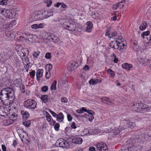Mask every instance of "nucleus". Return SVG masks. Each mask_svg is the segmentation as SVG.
<instances>
[{
    "instance_id": "f257e3e1",
    "label": "nucleus",
    "mask_w": 151,
    "mask_h": 151,
    "mask_svg": "<svg viewBox=\"0 0 151 151\" xmlns=\"http://www.w3.org/2000/svg\"><path fill=\"white\" fill-rule=\"evenodd\" d=\"M15 99L14 91L10 87L3 88L0 92V100L3 103L5 101L9 100L12 103Z\"/></svg>"
},
{
    "instance_id": "f03ea898",
    "label": "nucleus",
    "mask_w": 151,
    "mask_h": 151,
    "mask_svg": "<svg viewBox=\"0 0 151 151\" xmlns=\"http://www.w3.org/2000/svg\"><path fill=\"white\" fill-rule=\"evenodd\" d=\"M24 105L26 108L33 110L37 107V103L34 100L29 99L24 101Z\"/></svg>"
},
{
    "instance_id": "7ed1b4c3",
    "label": "nucleus",
    "mask_w": 151,
    "mask_h": 151,
    "mask_svg": "<svg viewBox=\"0 0 151 151\" xmlns=\"http://www.w3.org/2000/svg\"><path fill=\"white\" fill-rule=\"evenodd\" d=\"M39 13L40 14V17L42 20L46 19L51 16H53V14L52 12L47 11H43L41 10L39 11Z\"/></svg>"
},
{
    "instance_id": "20e7f679",
    "label": "nucleus",
    "mask_w": 151,
    "mask_h": 151,
    "mask_svg": "<svg viewBox=\"0 0 151 151\" xmlns=\"http://www.w3.org/2000/svg\"><path fill=\"white\" fill-rule=\"evenodd\" d=\"M97 149L101 151H108V149L106 144L104 142H100L96 145Z\"/></svg>"
},
{
    "instance_id": "39448f33",
    "label": "nucleus",
    "mask_w": 151,
    "mask_h": 151,
    "mask_svg": "<svg viewBox=\"0 0 151 151\" xmlns=\"http://www.w3.org/2000/svg\"><path fill=\"white\" fill-rule=\"evenodd\" d=\"M78 62L76 63L74 61L71 62L68 64L67 68L69 71H72L78 66Z\"/></svg>"
},
{
    "instance_id": "423d86ee",
    "label": "nucleus",
    "mask_w": 151,
    "mask_h": 151,
    "mask_svg": "<svg viewBox=\"0 0 151 151\" xmlns=\"http://www.w3.org/2000/svg\"><path fill=\"white\" fill-rule=\"evenodd\" d=\"M136 106H137L134 109L135 111H143V110L148 108L147 105L142 103H138V105L137 106V104Z\"/></svg>"
},
{
    "instance_id": "0eeeda50",
    "label": "nucleus",
    "mask_w": 151,
    "mask_h": 151,
    "mask_svg": "<svg viewBox=\"0 0 151 151\" xmlns=\"http://www.w3.org/2000/svg\"><path fill=\"white\" fill-rule=\"evenodd\" d=\"M135 125L136 124L134 123L130 122L129 120H128L127 121V124L123 126L122 128L123 129H125L128 128L133 129L135 127Z\"/></svg>"
},
{
    "instance_id": "6e6552de",
    "label": "nucleus",
    "mask_w": 151,
    "mask_h": 151,
    "mask_svg": "<svg viewBox=\"0 0 151 151\" xmlns=\"http://www.w3.org/2000/svg\"><path fill=\"white\" fill-rule=\"evenodd\" d=\"M65 139L63 138H61L57 141L55 143V145L57 146L64 148V146L65 147V146L64 144V143H65Z\"/></svg>"
},
{
    "instance_id": "1a4fd4ad",
    "label": "nucleus",
    "mask_w": 151,
    "mask_h": 151,
    "mask_svg": "<svg viewBox=\"0 0 151 151\" xmlns=\"http://www.w3.org/2000/svg\"><path fill=\"white\" fill-rule=\"evenodd\" d=\"M82 141L83 140L81 138L79 137H76L73 138L72 139L71 144L73 143L76 144H80L82 143Z\"/></svg>"
},
{
    "instance_id": "9d476101",
    "label": "nucleus",
    "mask_w": 151,
    "mask_h": 151,
    "mask_svg": "<svg viewBox=\"0 0 151 151\" xmlns=\"http://www.w3.org/2000/svg\"><path fill=\"white\" fill-rule=\"evenodd\" d=\"M117 34V32H110L109 30H107L106 31L105 35L106 36H109V38H111L115 37L116 35Z\"/></svg>"
},
{
    "instance_id": "9b49d317",
    "label": "nucleus",
    "mask_w": 151,
    "mask_h": 151,
    "mask_svg": "<svg viewBox=\"0 0 151 151\" xmlns=\"http://www.w3.org/2000/svg\"><path fill=\"white\" fill-rule=\"evenodd\" d=\"M50 38H49V39H51V41L55 43H58L60 41L58 37L53 34H51L50 35Z\"/></svg>"
},
{
    "instance_id": "f8f14e48",
    "label": "nucleus",
    "mask_w": 151,
    "mask_h": 151,
    "mask_svg": "<svg viewBox=\"0 0 151 151\" xmlns=\"http://www.w3.org/2000/svg\"><path fill=\"white\" fill-rule=\"evenodd\" d=\"M122 67L126 70H129L130 69L132 68V65L131 64H129L127 63H125L122 65Z\"/></svg>"
},
{
    "instance_id": "ddd939ff",
    "label": "nucleus",
    "mask_w": 151,
    "mask_h": 151,
    "mask_svg": "<svg viewBox=\"0 0 151 151\" xmlns=\"http://www.w3.org/2000/svg\"><path fill=\"white\" fill-rule=\"evenodd\" d=\"M101 81L98 79H91L89 82V83L92 85L96 84L99 83H101Z\"/></svg>"
},
{
    "instance_id": "4468645a",
    "label": "nucleus",
    "mask_w": 151,
    "mask_h": 151,
    "mask_svg": "<svg viewBox=\"0 0 151 151\" xmlns=\"http://www.w3.org/2000/svg\"><path fill=\"white\" fill-rule=\"evenodd\" d=\"M101 100L102 101L105 103L110 105H111L112 104L110 99L107 97H103L101 98Z\"/></svg>"
},
{
    "instance_id": "2eb2a0df",
    "label": "nucleus",
    "mask_w": 151,
    "mask_h": 151,
    "mask_svg": "<svg viewBox=\"0 0 151 151\" xmlns=\"http://www.w3.org/2000/svg\"><path fill=\"white\" fill-rule=\"evenodd\" d=\"M64 145L66 146L65 147L64 146V148H65L66 149H68L69 148H71L73 147V144H71V143H70L67 140L65 139V143H64Z\"/></svg>"
},
{
    "instance_id": "dca6fc26",
    "label": "nucleus",
    "mask_w": 151,
    "mask_h": 151,
    "mask_svg": "<svg viewBox=\"0 0 151 151\" xmlns=\"http://www.w3.org/2000/svg\"><path fill=\"white\" fill-rule=\"evenodd\" d=\"M57 120L59 122H62L64 119V116L63 114L60 112L59 113L58 115V116L56 117Z\"/></svg>"
},
{
    "instance_id": "f3484780",
    "label": "nucleus",
    "mask_w": 151,
    "mask_h": 151,
    "mask_svg": "<svg viewBox=\"0 0 151 151\" xmlns=\"http://www.w3.org/2000/svg\"><path fill=\"white\" fill-rule=\"evenodd\" d=\"M4 14L7 18H11L12 17V14L10 12L9 10H6L5 11Z\"/></svg>"
},
{
    "instance_id": "a211bd4d",
    "label": "nucleus",
    "mask_w": 151,
    "mask_h": 151,
    "mask_svg": "<svg viewBox=\"0 0 151 151\" xmlns=\"http://www.w3.org/2000/svg\"><path fill=\"white\" fill-rule=\"evenodd\" d=\"M70 25H69V27L67 28V29L70 31L74 30L76 29V24L74 23H70Z\"/></svg>"
},
{
    "instance_id": "6ab92c4d",
    "label": "nucleus",
    "mask_w": 151,
    "mask_h": 151,
    "mask_svg": "<svg viewBox=\"0 0 151 151\" xmlns=\"http://www.w3.org/2000/svg\"><path fill=\"white\" fill-rule=\"evenodd\" d=\"M48 96L47 95H42L41 96V99L43 102L46 103L48 101Z\"/></svg>"
},
{
    "instance_id": "aec40b11",
    "label": "nucleus",
    "mask_w": 151,
    "mask_h": 151,
    "mask_svg": "<svg viewBox=\"0 0 151 151\" xmlns=\"http://www.w3.org/2000/svg\"><path fill=\"white\" fill-rule=\"evenodd\" d=\"M147 26V23L145 22H142V25L140 26L139 29L140 30H143L145 29Z\"/></svg>"
},
{
    "instance_id": "412c9836",
    "label": "nucleus",
    "mask_w": 151,
    "mask_h": 151,
    "mask_svg": "<svg viewBox=\"0 0 151 151\" xmlns=\"http://www.w3.org/2000/svg\"><path fill=\"white\" fill-rule=\"evenodd\" d=\"M22 52L23 53L22 56L25 57L26 55V54H27V55H28L29 53V51L28 49L27 48H24L22 50Z\"/></svg>"
},
{
    "instance_id": "4be33fe9",
    "label": "nucleus",
    "mask_w": 151,
    "mask_h": 151,
    "mask_svg": "<svg viewBox=\"0 0 151 151\" xmlns=\"http://www.w3.org/2000/svg\"><path fill=\"white\" fill-rule=\"evenodd\" d=\"M41 15L39 13V11L38 12V13L37 14H35L34 16V19L35 21L41 20V19L40 17Z\"/></svg>"
},
{
    "instance_id": "5701e85b",
    "label": "nucleus",
    "mask_w": 151,
    "mask_h": 151,
    "mask_svg": "<svg viewBox=\"0 0 151 151\" xmlns=\"http://www.w3.org/2000/svg\"><path fill=\"white\" fill-rule=\"evenodd\" d=\"M21 114L23 116V118L25 117L26 119H27L29 115V113L28 112L25 111H21Z\"/></svg>"
},
{
    "instance_id": "b1692460",
    "label": "nucleus",
    "mask_w": 151,
    "mask_h": 151,
    "mask_svg": "<svg viewBox=\"0 0 151 151\" xmlns=\"http://www.w3.org/2000/svg\"><path fill=\"white\" fill-rule=\"evenodd\" d=\"M107 72L108 73L110 74V77L111 78H113L115 76V73L111 69H109L107 70Z\"/></svg>"
},
{
    "instance_id": "393cba45",
    "label": "nucleus",
    "mask_w": 151,
    "mask_h": 151,
    "mask_svg": "<svg viewBox=\"0 0 151 151\" xmlns=\"http://www.w3.org/2000/svg\"><path fill=\"white\" fill-rule=\"evenodd\" d=\"M57 83V81L56 80H54L52 85L51 86L50 89L51 90H55L56 89V85Z\"/></svg>"
},
{
    "instance_id": "a878e982",
    "label": "nucleus",
    "mask_w": 151,
    "mask_h": 151,
    "mask_svg": "<svg viewBox=\"0 0 151 151\" xmlns=\"http://www.w3.org/2000/svg\"><path fill=\"white\" fill-rule=\"evenodd\" d=\"M93 130L92 129L88 130L87 129H85L84 130L83 132L84 133V134L86 135L89 134L90 135L91 134V132H93Z\"/></svg>"
},
{
    "instance_id": "bb28decb",
    "label": "nucleus",
    "mask_w": 151,
    "mask_h": 151,
    "mask_svg": "<svg viewBox=\"0 0 151 151\" xmlns=\"http://www.w3.org/2000/svg\"><path fill=\"white\" fill-rule=\"evenodd\" d=\"M150 33V32L149 31H145L143 32L141 34V37L143 38H145V36L146 37L148 36L149 35Z\"/></svg>"
},
{
    "instance_id": "cd10ccee",
    "label": "nucleus",
    "mask_w": 151,
    "mask_h": 151,
    "mask_svg": "<svg viewBox=\"0 0 151 151\" xmlns=\"http://www.w3.org/2000/svg\"><path fill=\"white\" fill-rule=\"evenodd\" d=\"M43 71L42 69H38L37 71L36 76L42 77V76Z\"/></svg>"
},
{
    "instance_id": "c85d7f7f",
    "label": "nucleus",
    "mask_w": 151,
    "mask_h": 151,
    "mask_svg": "<svg viewBox=\"0 0 151 151\" xmlns=\"http://www.w3.org/2000/svg\"><path fill=\"white\" fill-rule=\"evenodd\" d=\"M112 58H114L113 61L115 63H117L118 61V59L116 58V55L114 53H113L111 56Z\"/></svg>"
},
{
    "instance_id": "c756f323",
    "label": "nucleus",
    "mask_w": 151,
    "mask_h": 151,
    "mask_svg": "<svg viewBox=\"0 0 151 151\" xmlns=\"http://www.w3.org/2000/svg\"><path fill=\"white\" fill-rule=\"evenodd\" d=\"M46 120L48 122H50L51 120V116L50 114L47 112H46Z\"/></svg>"
},
{
    "instance_id": "7c9ffc66",
    "label": "nucleus",
    "mask_w": 151,
    "mask_h": 151,
    "mask_svg": "<svg viewBox=\"0 0 151 151\" xmlns=\"http://www.w3.org/2000/svg\"><path fill=\"white\" fill-rule=\"evenodd\" d=\"M23 123L26 127H28L31 124V122L30 120L27 121L23 122Z\"/></svg>"
},
{
    "instance_id": "2f4dec72",
    "label": "nucleus",
    "mask_w": 151,
    "mask_h": 151,
    "mask_svg": "<svg viewBox=\"0 0 151 151\" xmlns=\"http://www.w3.org/2000/svg\"><path fill=\"white\" fill-rule=\"evenodd\" d=\"M33 37L32 35H27V37H26V40L30 42H32V41Z\"/></svg>"
},
{
    "instance_id": "473e14b6",
    "label": "nucleus",
    "mask_w": 151,
    "mask_h": 151,
    "mask_svg": "<svg viewBox=\"0 0 151 151\" xmlns=\"http://www.w3.org/2000/svg\"><path fill=\"white\" fill-rule=\"evenodd\" d=\"M9 0H2L0 1V5H6L7 4V1Z\"/></svg>"
},
{
    "instance_id": "72a5a7b5",
    "label": "nucleus",
    "mask_w": 151,
    "mask_h": 151,
    "mask_svg": "<svg viewBox=\"0 0 151 151\" xmlns=\"http://www.w3.org/2000/svg\"><path fill=\"white\" fill-rule=\"evenodd\" d=\"M20 89L22 93H24L25 92V88L24 85L21 84L20 86Z\"/></svg>"
},
{
    "instance_id": "f704fd0d",
    "label": "nucleus",
    "mask_w": 151,
    "mask_h": 151,
    "mask_svg": "<svg viewBox=\"0 0 151 151\" xmlns=\"http://www.w3.org/2000/svg\"><path fill=\"white\" fill-rule=\"evenodd\" d=\"M113 132L115 135H116L120 133L119 130L117 128H115L113 130Z\"/></svg>"
},
{
    "instance_id": "c9c22d12",
    "label": "nucleus",
    "mask_w": 151,
    "mask_h": 151,
    "mask_svg": "<svg viewBox=\"0 0 151 151\" xmlns=\"http://www.w3.org/2000/svg\"><path fill=\"white\" fill-rule=\"evenodd\" d=\"M45 3L47 4L46 6L47 7H49L51 5L52 1L51 0H47L45 1Z\"/></svg>"
},
{
    "instance_id": "e433bc0d",
    "label": "nucleus",
    "mask_w": 151,
    "mask_h": 151,
    "mask_svg": "<svg viewBox=\"0 0 151 151\" xmlns=\"http://www.w3.org/2000/svg\"><path fill=\"white\" fill-rule=\"evenodd\" d=\"M60 127V124L58 123H56L54 126L55 129L56 131H58L59 130V128Z\"/></svg>"
},
{
    "instance_id": "4c0bfd02",
    "label": "nucleus",
    "mask_w": 151,
    "mask_h": 151,
    "mask_svg": "<svg viewBox=\"0 0 151 151\" xmlns=\"http://www.w3.org/2000/svg\"><path fill=\"white\" fill-rule=\"evenodd\" d=\"M48 90V87L47 86H44L41 88V90L42 91L46 92Z\"/></svg>"
},
{
    "instance_id": "58836bf2",
    "label": "nucleus",
    "mask_w": 151,
    "mask_h": 151,
    "mask_svg": "<svg viewBox=\"0 0 151 151\" xmlns=\"http://www.w3.org/2000/svg\"><path fill=\"white\" fill-rule=\"evenodd\" d=\"M23 60V63L24 64H25V63L29 62L28 58L27 56H26L25 57H24L23 59H22Z\"/></svg>"
},
{
    "instance_id": "ea45409f",
    "label": "nucleus",
    "mask_w": 151,
    "mask_h": 151,
    "mask_svg": "<svg viewBox=\"0 0 151 151\" xmlns=\"http://www.w3.org/2000/svg\"><path fill=\"white\" fill-rule=\"evenodd\" d=\"M115 42H116V43H118L122 45V49L124 48V46H125V45L124 44V43H123L124 41H122L121 42H119L117 40L115 41Z\"/></svg>"
},
{
    "instance_id": "a19ab883",
    "label": "nucleus",
    "mask_w": 151,
    "mask_h": 151,
    "mask_svg": "<svg viewBox=\"0 0 151 151\" xmlns=\"http://www.w3.org/2000/svg\"><path fill=\"white\" fill-rule=\"evenodd\" d=\"M45 58L47 59H50L51 58V53L50 52L47 53L45 55Z\"/></svg>"
},
{
    "instance_id": "79ce46f5",
    "label": "nucleus",
    "mask_w": 151,
    "mask_h": 151,
    "mask_svg": "<svg viewBox=\"0 0 151 151\" xmlns=\"http://www.w3.org/2000/svg\"><path fill=\"white\" fill-rule=\"evenodd\" d=\"M50 73L49 72L48 73V72H47L46 70V74H45V78L47 79H49L50 77Z\"/></svg>"
},
{
    "instance_id": "37998d69",
    "label": "nucleus",
    "mask_w": 151,
    "mask_h": 151,
    "mask_svg": "<svg viewBox=\"0 0 151 151\" xmlns=\"http://www.w3.org/2000/svg\"><path fill=\"white\" fill-rule=\"evenodd\" d=\"M52 65L50 64H47L46 65V68H48V71H49L50 70L52 69Z\"/></svg>"
},
{
    "instance_id": "c03bdc74",
    "label": "nucleus",
    "mask_w": 151,
    "mask_h": 151,
    "mask_svg": "<svg viewBox=\"0 0 151 151\" xmlns=\"http://www.w3.org/2000/svg\"><path fill=\"white\" fill-rule=\"evenodd\" d=\"M16 22L15 20H13L10 22L9 25L12 27V25H14L16 24Z\"/></svg>"
},
{
    "instance_id": "a18cd8bd",
    "label": "nucleus",
    "mask_w": 151,
    "mask_h": 151,
    "mask_svg": "<svg viewBox=\"0 0 151 151\" xmlns=\"http://www.w3.org/2000/svg\"><path fill=\"white\" fill-rule=\"evenodd\" d=\"M40 53V52L39 51H37V52H34L33 54V56L35 57L36 58H37V56H39Z\"/></svg>"
},
{
    "instance_id": "49530a36",
    "label": "nucleus",
    "mask_w": 151,
    "mask_h": 151,
    "mask_svg": "<svg viewBox=\"0 0 151 151\" xmlns=\"http://www.w3.org/2000/svg\"><path fill=\"white\" fill-rule=\"evenodd\" d=\"M5 23V20L3 18H0V23L1 25H3Z\"/></svg>"
},
{
    "instance_id": "de8ad7c7",
    "label": "nucleus",
    "mask_w": 151,
    "mask_h": 151,
    "mask_svg": "<svg viewBox=\"0 0 151 151\" xmlns=\"http://www.w3.org/2000/svg\"><path fill=\"white\" fill-rule=\"evenodd\" d=\"M86 25L87 26L91 28H92V26H93V24L90 21H88L86 23Z\"/></svg>"
},
{
    "instance_id": "09e8293b",
    "label": "nucleus",
    "mask_w": 151,
    "mask_h": 151,
    "mask_svg": "<svg viewBox=\"0 0 151 151\" xmlns=\"http://www.w3.org/2000/svg\"><path fill=\"white\" fill-rule=\"evenodd\" d=\"M122 151H129V148L128 147H122Z\"/></svg>"
},
{
    "instance_id": "8fccbe9b",
    "label": "nucleus",
    "mask_w": 151,
    "mask_h": 151,
    "mask_svg": "<svg viewBox=\"0 0 151 151\" xmlns=\"http://www.w3.org/2000/svg\"><path fill=\"white\" fill-rule=\"evenodd\" d=\"M63 27L65 28V27H69V25L68 24V23L66 21L63 23L62 25Z\"/></svg>"
},
{
    "instance_id": "3c124183",
    "label": "nucleus",
    "mask_w": 151,
    "mask_h": 151,
    "mask_svg": "<svg viewBox=\"0 0 151 151\" xmlns=\"http://www.w3.org/2000/svg\"><path fill=\"white\" fill-rule=\"evenodd\" d=\"M32 28L34 29H38V24H34L31 26Z\"/></svg>"
},
{
    "instance_id": "603ef678",
    "label": "nucleus",
    "mask_w": 151,
    "mask_h": 151,
    "mask_svg": "<svg viewBox=\"0 0 151 151\" xmlns=\"http://www.w3.org/2000/svg\"><path fill=\"white\" fill-rule=\"evenodd\" d=\"M92 29V28L87 26V27L86 29V30L88 32H91Z\"/></svg>"
},
{
    "instance_id": "864d4df0",
    "label": "nucleus",
    "mask_w": 151,
    "mask_h": 151,
    "mask_svg": "<svg viewBox=\"0 0 151 151\" xmlns=\"http://www.w3.org/2000/svg\"><path fill=\"white\" fill-rule=\"evenodd\" d=\"M89 117V120L90 122H91L93 119H94V116L92 115H88Z\"/></svg>"
},
{
    "instance_id": "5fc2aeb1",
    "label": "nucleus",
    "mask_w": 151,
    "mask_h": 151,
    "mask_svg": "<svg viewBox=\"0 0 151 151\" xmlns=\"http://www.w3.org/2000/svg\"><path fill=\"white\" fill-rule=\"evenodd\" d=\"M89 67L88 65H85L83 68V69L86 71L88 70L89 69Z\"/></svg>"
},
{
    "instance_id": "6e6d98bb",
    "label": "nucleus",
    "mask_w": 151,
    "mask_h": 151,
    "mask_svg": "<svg viewBox=\"0 0 151 151\" xmlns=\"http://www.w3.org/2000/svg\"><path fill=\"white\" fill-rule=\"evenodd\" d=\"M35 70H32L30 73V75L31 76L33 77L35 76Z\"/></svg>"
},
{
    "instance_id": "4d7b16f0",
    "label": "nucleus",
    "mask_w": 151,
    "mask_h": 151,
    "mask_svg": "<svg viewBox=\"0 0 151 151\" xmlns=\"http://www.w3.org/2000/svg\"><path fill=\"white\" fill-rule=\"evenodd\" d=\"M67 118L68 120L70 122L71 121L72 119V117L70 115V114H67Z\"/></svg>"
},
{
    "instance_id": "13d9d810",
    "label": "nucleus",
    "mask_w": 151,
    "mask_h": 151,
    "mask_svg": "<svg viewBox=\"0 0 151 151\" xmlns=\"http://www.w3.org/2000/svg\"><path fill=\"white\" fill-rule=\"evenodd\" d=\"M61 101L63 102L66 103L68 101V99L65 97H63L61 98Z\"/></svg>"
},
{
    "instance_id": "bf43d9fd",
    "label": "nucleus",
    "mask_w": 151,
    "mask_h": 151,
    "mask_svg": "<svg viewBox=\"0 0 151 151\" xmlns=\"http://www.w3.org/2000/svg\"><path fill=\"white\" fill-rule=\"evenodd\" d=\"M88 114H90V115H92L93 114H95L94 112L91 110H87V112H86Z\"/></svg>"
},
{
    "instance_id": "052dcab7",
    "label": "nucleus",
    "mask_w": 151,
    "mask_h": 151,
    "mask_svg": "<svg viewBox=\"0 0 151 151\" xmlns=\"http://www.w3.org/2000/svg\"><path fill=\"white\" fill-rule=\"evenodd\" d=\"M71 127L72 128L76 129V124L75 122H73L72 123Z\"/></svg>"
},
{
    "instance_id": "680f3d73",
    "label": "nucleus",
    "mask_w": 151,
    "mask_h": 151,
    "mask_svg": "<svg viewBox=\"0 0 151 151\" xmlns=\"http://www.w3.org/2000/svg\"><path fill=\"white\" fill-rule=\"evenodd\" d=\"M26 38H25L24 37L22 36H21L19 37V40L21 41H24L27 40H26Z\"/></svg>"
},
{
    "instance_id": "e2e57ef3",
    "label": "nucleus",
    "mask_w": 151,
    "mask_h": 151,
    "mask_svg": "<svg viewBox=\"0 0 151 151\" xmlns=\"http://www.w3.org/2000/svg\"><path fill=\"white\" fill-rule=\"evenodd\" d=\"M26 64H24L25 68H29L30 65V63L29 62L26 63Z\"/></svg>"
},
{
    "instance_id": "0e129e2a",
    "label": "nucleus",
    "mask_w": 151,
    "mask_h": 151,
    "mask_svg": "<svg viewBox=\"0 0 151 151\" xmlns=\"http://www.w3.org/2000/svg\"><path fill=\"white\" fill-rule=\"evenodd\" d=\"M89 150L90 151H95V148L93 147H92L89 148Z\"/></svg>"
},
{
    "instance_id": "69168bd1",
    "label": "nucleus",
    "mask_w": 151,
    "mask_h": 151,
    "mask_svg": "<svg viewBox=\"0 0 151 151\" xmlns=\"http://www.w3.org/2000/svg\"><path fill=\"white\" fill-rule=\"evenodd\" d=\"M44 25L42 23H40L38 25V29L42 28L43 27Z\"/></svg>"
},
{
    "instance_id": "338daca9",
    "label": "nucleus",
    "mask_w": 151,
    "mask_h": 151,
    "mask_svg": "<svg viewBox=\"0 0 151 151\" xmlns=\"http://www.w3.org/2000/svg\"><path fill=\"white\" fill-rule=\"evenodd\" d=\"M117 46L118 47V48H119L120 50L122 49V45L118 43H116Z\"/></svg>"
},
{
    "instance_id": "774afa93",
    "label": "nucleus",
    "mask_w": 151,
    "mask_h": 151,
    "mask_svg": "<svg viewBox=\"0 0 151 151\" xmlns=\"http://www.w3.org/2000/svg\"><path fill=\"white\" fill-rule=\"evenodd\" d=\"M17 141L16 140H14L13 143V144H12L13 146L14 147H15L17 145Z\"/></svg>"
}]
</instances>
